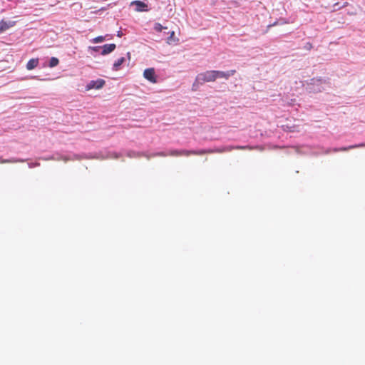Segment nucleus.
<instances>
[{
  "mask_svg": "<svg viewBox=\"0 0 365 365\" xmlns=\"http://www.w3.org/2000/svg\"><path fill=\"white\" fill-rule=\"evenodd\" d=\"M210 151H200L198 150H168V155L169 156H174V157H178V156H190L191 155H205V153H209Z\"/></svg>",
  "mask_w": 365,
  "mask_h": 365,
  "instance_id": "f257e3e1",
  "label": "nucleus"
},
{
  "mask_svg": "<svg viewBox=\"0 0 365 365\" xmlns=\"http://www.w3.org/2000/svg\"><path fill=\"white\" fill-rule=\"evenodd\" d=\"M131 6H135V11L138 12L147 11L148 5L141 1H133L130 3Z\"/></svg>",
  "mask_w": 365,
  "mask_h": 365,
  "instance_id": "0eeeda50",
  "label": "nucleus"
},
{
  "mask_svg": "<svg viewBox=\"0 0 365 365\" xmlns=\"http://www.w3.org/2000/svg\"><path fill=\"white\" fill-rule=\"evenodd\" d=\"M364 147H365V143L355 144V145H349L348 147H341L339 148V151H348L351 149L364 148Z\"/></svg>",
  "mask_w": 365,
  "mask_h": 365,
  "instance_id": "9b49d317",
  "label": "nucleus"
},
{
  "mask_svg": "<svg viewBox=\"0 0 365 365\" xmlns=\"http://www.w3.org/2000/svg\"><path fill=\"white\" fill-rule=\"evenodd\" d=\"M143 76L151 83H155L157 82L155 69L153 68L145 69L143 72Z\"/></svg>",
  "mask_w": 365,
  "mask_h": 365,
  "instance_id": "39448f33",
  "label": "nucleus"
},
{
  "mask_svg": "<svg viewBox=\"0 0 365 365\" xmlns=\"http://www.w3.org/2000/svg\"><path fill=\"white\" fill-rule=\"evenodd\" d=\"M215 80V71H207L197 76L195 83L202 84L207 82H213Z\"/></svg>",
  "mask_w": 365,
  "mask_h": 365,
  "instance_id": "7ed1b4c3",
  "label": "nucleus"
},
{
  "mask_svg": "<svg viewBox=\"0 0 365 365\" xmlns=\"http://www.w3.org/2000/svg\"><path fill=\"white\" fill-rule=\"evenodd\" d=\"M115 47H116V46L115 43L105 44L101 47V48H102L101 54L103 56L108 54V53H111L112 51H113L115 50Z\"/></svg>",
  "mask_w": 365,
  "mask_h": 365,
  "instance_id": "1a4fd4ad",
  "label": "nucleus"
},
{
  "mask_svg": "<svg viewBox=\"0 0 365 365\" xmlns=\"http://www.w3.org/2000/svg\"><path fill=\"white\" fill-rule=\"evenodd\" d=\"M334 152L336 153V152H339V148H334L333 150Z\"/></svg>",
  "mask_w": 365,
  "mask_h": 365,
  "instance_id": "412c9836",
  "label": "nucleus"
},
{
  "mask_svg": "<svg viewBox=\"0 0 365 365\" xmlns=\"http://www.w3.org/2000/svg\"><path fill=\"white\" fill-rule=\"evenodd\" d=\"M59 63V61L56 57H52L49 61V66L53 68L56 66Z\"/></svg>",
  "mask_w": 365,
  "mask_h": 365,
  "instance_id": "2eb2a0df",
  "label": "nucleus"
},
{
  "mask_svg": "<svg viewBox=\"0 0 365 365\" xmlns=\"http://www.w3.org/2000/svg\"><path fill=\"white\" fill-rule=\"evenodd\" d=\"M167 29L166 27H163L159 23H156L155 24V31H158V32H160L163 31V29Z\"/></svg>",
  "mask_w": 365,
  "mask_h": 365,
  "instance_id": "f3484780",
  "label": "nucleus"
},
{
  "mask_svg": "<svg viewBox=\"0 0 365 365\" xmlns=\"http://www.w3.org/2000/svg\"><path fill=\"white\" fill-rule=\"evenodd\" d=\"M106 81L103 79L99 78L96 81H91L86 86V90L89 91L91 89H100L103 87Z\"/></svg>",
  "mask_w": 365,
  "mask_h": 365,
  "instance_id": "20e7f679",
  "label": "nucleus"
},
{
  "mask_svg": "<svg viewBox=\"0 0 365 365\" xmlns=\"http://www.w3.org/2000/svg\"><path fill=\"white\" fill-rule=\"evenodd\" d=\"M153 156H160V157L169 156L168 151L158 153L153 155Z\"/></svg>",
  "mask_w": 365,
  "mask_h": 365,
  "instance_id": "a211bd4d",
  "label": "nucleus"
},
{
  "mask_svg": "<svg viewBox=\"0 0 365 365\" xmlns=\"http://www.w3.org/2000/svg\"><path fill=\"white\" fill-rule=\"evenodd\" d=\"M18 162H24L22 160H16V159H9V160H3L0 158V163H14Z\"/></svg>",
  "mask_w": 365,
  "mask_h": 365,
  "instance_id": "4468645a",
  "label": "nucleus"
},
{
  "mask_svg": "<svg viewBox=\"0 0 365 365\" xmlns=\"http://www.w3.org/2000/svg\"><path fill=\"white\" fill-rule=\"evenodd\" d=\"M178 41H179V39L178 38L175 37V31H171L170 33V36L167 40L168 43L171 44L173 43H177V42H178Z\"/></svg>",
  "mask_w": 365,
  "mask_h": 365,
  "instance_id": "ddd939ff",
  "label": "nucleus"
},
{
  "mask_svg": "<svg viewBox=\"0 0 365 365\" xmlns=\"http://www.w3.org/2000/svg\"><path fill=\"white\" fill-rule=\"evenodd\" d=\"M124 61H125L124 57H121V58H118L117 61H115V63H113V70L114 71L119 70L120 66L124 63Z\"/></svg>",
  "mask_w": 365,
  "mask_h": 365,
  "instance_id": "f8f14e48",
  "label": "nucleus"
},
{
  "mask_svg": "<svg viewBox=\"0 0 365 365\" xmlns=\"http://www.w3.org/2000/svg\"><path fill=\"white\" fill-rule=\"evenodd\" d=\"M236 73L235 70H230L227 72L215 71V78H225L228 79L230 76H233Z\"/></svg>",
  "mask_w": 365,
  "mask_h": 365,
  "instance_id": "423d86ee",
  "label": "nucleus"
},
{
  "mask_svg": "<svg viewBox=\"0 0 365 365\" xmlns=\"http://www.w3.org/2000/svg\"><path fill=\"white\" fill-rule=\"evenodd\" d=\"M234 149L252 150L253 148L251 146H249V145L236 146V147H234L232 145H227V146H224V147H222L220 148H216V149H207V150L202 149V150H200V151H210L209 153H205V154H211V153H225V152H230Z\"/></svg>",
  "mask_w": 365,
  "mask_h": 365,
  "instance_id": "f03ea898",
  "label": "nucleus"
},
{
  "mask_svg": "<svg viewBox=\"0 0 365 365\" xmlns=\"http://www.w3.org/2000/svg\"><path fill=\"white\" fill-rule=\"evenodd\" d=\"M312 48H313L312 44L311 43H309V42L307 43L304 45V48L308 50V51H310Z\"/></svg>",
  "mask_w": 365,
  "mask_h": 365,
  "instance_id": "6ab92c4d",
  "label": "nucleus"
},
{
  "mask_svg": "<svg viewBox=\"0 0 365 365\" xmlns=\"http://www.w3.org/2000/svg\"><path fill=\"white\" fill-rule=\"evenodd\" d=\"M101 48V46H90L89 47V49L93 51H96V52H98L99 51V50Z\"/></svg>",
  "mask_w": 365,
  "mask_h": 365,
  "instance_id": "aec40b11",
  "label": "nucleus"
},
{
  "mask_svg": "<svg viewBox=\"0 0 365 365\" xmlns=\"http://www.w3.org/2000/svg\"><path fill=\"white\" fill-rule=\"evenodd\" d=\"M105 40V38L102 36H97L93 39V42L95 43L103 42Z\"/></svg>",
  "mask_w": 365,
  "mask_h": 365,
  "instance_id": "dca6fc26",
  "label": "nucleus"
},
{
  "mask_svg": "<svg viewBox=\"0 0 365 365\" xmlns=\"http://www.w3.org/2000/svg\"><path fill=\"white\" fill-rule=\"evenodd\" d=\"M39 63L38 58H31L26 63L27 70H33L38 66Z\"/></svg>",
  "mask_w": 365,
  "mask_h": 365,
  "instance_id": "9d476101",
  "label": "nucleus"
},
{
  "mask_svg": "<svg viewBox=\"0 0 365 365\" xmlns=\"http://www.w3.org/2000/svg\"><path fill=\"white\" fill-rule=\"evenodd\" d=\"M15 21H5L4 20L0 21V34L6 31L9 28L15 25Z\"/></svg>",
  "mask_w": 365,
  "mask_h": 365,
  "instance_id": "6e6552de",
  "label": "nucleus"
}]
</instances>
